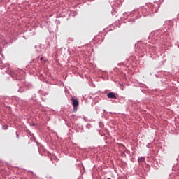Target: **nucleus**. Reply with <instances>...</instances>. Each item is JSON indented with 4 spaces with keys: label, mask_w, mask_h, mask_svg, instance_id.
I'll return each instance as SVG.
<instances>
[{
    "label": "nucleus",
    "mask_w": 179,
    "mask_h": 179,
    "mask_svg": "<svg viewBox=\"0 0 179 179\" xmlns=\"http://www.w3.org/2000/svg\"><path fill=\"white\" fill-rule=\"evenodd\" d=\"M72 104L75 108L79 106V101L73 98L71 99Z\"/></svg>",
    "instance_id": "obj_1"
},
{
    "label": "nucleus",
    "mask_w": 179,
    "mask_h": 179,
    "mask_svg": "<svg viewBox=\"0 0 179 179\" xmlns=\"http://www.w3.org/2000/svg\"><path fill=\"white\" fill-rule=\"evenodd\" d=\"M108 99H117V96H115V94L114 92H109L107 94Z\"/></svg>",
    "instance_id": "obj_2"
},
{
    "label": "nucleus",
    "mask_w": 179,
    "mask_h": 179,
    "mask_svg": "<svg viewBox=\"0 0 179 179\" xmlns=\"http://www.w3.org/2000/svg\"><path fill=\"white\" fill-rule=\"evenodd\" d=\"M138 163H144L145 160H146V159L145 158V157H142L141 158H138Z\"/></svg>",
    "instance_id": "obj_3"
},
{
    "label": "nucleus",
    "mask_w": 179,
    "mask_h": 179,
    "mask_svg": "<svg viewBox=\"0 0 179 179\" xmlns=\"http://www.w3.org/2000/svg\"><path fill=\"white\" fill-rule=\"evenodd\" d=\"M73 111H78V107H76V108H75V107L73 108Z\"/></svg>",
    "instance_id": "obj_4"
},
{
    "label": "nucleus",
    "mask_w": 179,
    "mask_h": 179,
    "mask_svg": "<svg viewBox=\"0 0 179 179\" xmlns=\"http://www.w3.org/2000/svg\"><path fill=\"white\" fill-rule=\"evenodd\" d=\"M4 129H8V126H3Z\"/></svg>",
    "instance_id": "obj_5"
},
{
    "label": "nucleus",
    "mask_w": 179,
    "mask_h": 179,
    "mask_svg": "<svg viewBox=\"0 0 179 179\" xmlns=\"http://www.w3.org/2000/svg\"><path fill=\"white\" fill-rule=\"evenodd\" d=\"M41 61H43V57L41 58Z\"/></svg>",
    "instance_id": "obj_6"
},
{
    "label": "nucleus",
    "mask_w": 179,
    "mask_h": 179,
    "mask_svg": "<svg viewBox=\"0 0 179 179\" xmlns=\"http://www.w3.org/2000/svg\"><path fill=\"white\" fill-rule=\"evenodd\" d=\"M108 179H111V178H108Z\"/></svg>",
    "instance_id": "obj_7"
}]
</instances>
